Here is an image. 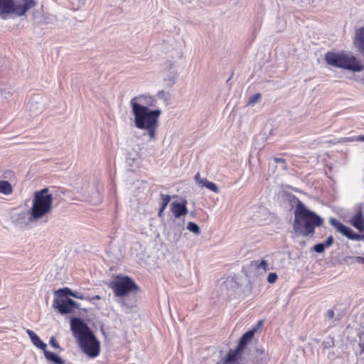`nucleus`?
I'll use <instances>...</instances> for the list:
<instances>
[{
	"mask_svg": "<svg viewBox=\"0 0 364 364\" xmlns=\"http://www.w3.org/2000/svg\"><path fill=\"white\" fill-rule=\"evenodd\" d=\"M355 213L350 218V224L358 231H364V204H358L355 208Z\"/></svg>",
	"mask_w": 364,
	"mask_h": 364,
	"instance_id": "obj_9",
	"label": "nucleus"
},
{
	"mask_svg": "<svg viewBox=\"0 0 364 364\" xmlns=\"http://www.w3.org/2000/svg\"><path fill=\"white\" fill-rule=\"evenodd\" d=\"M358 347L360 348V354L364 353V341H358Z\"/></svg>",
	"mask_w": 364,
	"mask_h": 364,
	"instance_id": "obj_35",
	"label": "nucleus"
},
{
	"mask_svg": "<svg viewBox=\"0 0 364 364\" xmlns=\"http://www.w3.org/2000/svg\"><path fill=\"white\" fill-rule=\"evenodd\" d=\"M353 262L358 263V264H364V257H354L352 258Z\"/></svg>",
	"mask_w": 364,
	"mask_h": 364,
	"instance_id": "obj_31",
	"label": "nucleus"
},
{
	"mask_svg": "<svg viewBox=\"0 0 364 364\" xmlns=\"http://www.w3.org/2000/svg\"><path fill=\"white\" fill-rule=\"evenodd\" d=\"M187 200H183L181 202L174 201L171 204V210L176 218H180L186 215L188 213L186 207Z\"/></svg>",
	"mask_w": 364,
	"mask_h": 364,
	"instance_id": "obj_12",
	"label": "nucleus"
},
{
	"mask_svg": "<svg viewBox=\"0 0 364 364\" xmlns=\"http://www.w3.org/2000/svg\"><path fill=\"white\" fill-rule=\"evenodd\" d=\"M326 248V246L324 245V244L323 242L316 244L313 247L314 251H315L317 253H322V252H323Z\"/></svg>",
	"mask_w": 364,
	"mask_h": 364,
	"instance_id": "obj_27",
	"label": "nucleus"
},
{
	"mask_svg": "<svg viewBox=\"0 0 364 364\" xmlns=\"http://www.w3.org/2000/svg\"><path fill=\"white\" fill-rule=\"evenodd\" d=\"M259 359L262 360L263 359V357H259Z\"/></svg>",
	"mask_w": 364,
	"mask_h": 364,
	"instance_id": "obj_43",
	"label": "nucleus"
},
{
	"mask_svg": "<svg viewBox=\"0 0 364 364\" xmlns=\"http://www.w3.org/2000/svg\"><path fill=\"white\" fill-rule=\"evenodd\" d=\"M353 43L364 59V27L356 29Z\"/></svg>",
	"mask_w": 364,
	"mask_h": 364,
	"instance_id": "obj_13",
	"label": "nucleus"
},
{
	"mask_svg": "<svg viewBox=\"0 0 364 364\" xmlns=\"http://www.w3.org/2000/svg\"><path fill=\"white\" fill-rule=\"evenodd\" d=\"M293 230L302 237H311L317 227L322 226L323 219L315 212L309 209L301 200H298L294 209Z\"/></svg>",
	"mask_w": 364,
	"mask_h": 364,
	"instance_id": "obj_1",
	"label": "nucleus"
},
{
	"mask_svg": "<svg viewBox=\"0 0 364 364\" xmlns=\"http://www.w3.org/2000/svg\"><path fill=\"white\" fill-rule=\"evenodd\" d=\"M261 98V95L259 93H257L250 96L248 100V105H255L259 99Z\"/></svg>",
	"mask_w": 364,
	"mask_h": 364,
	"instance_id": "obj_26",
	"label": "nucleus"
},
{
	"mask_svg": "<svg viewBox=\"0 0 364 364\" xmlns=\"http://www.w3.org/2000/svg\"><path fill=\"white\" fill-rule=\"evenodd\" d=\"M251 266L254 267L257 269H263L264 272H266L268 268V264L265 260H262L261 262L254 260L251 262Z\"/></svg>",
	"mask_w": 364,
	"mask_h": 364,
	"instance_id": "obj_19",
	"label": "nucleus"
},
{
	"mask_svg": "<svg viewBox=\"0 0 364 364\" xmlns=\"http://www.w3.org/2000/svg\"><path fill=\"white\" fill-rule=\"evenodd\" d=\"M156 103V100L151 96L141 95L133 97L130 101L131 108L133 109L134 105L139 106H146L148 108L154 107Z\"/></svg>",
	"mask_w": 364,
	"mask_h": 364,
	"instance_id": "obj_11",
	"label": "nucleus"
},
{
	"mask_svg": "<svg viewBox=\"0 0 364 364\" xmlns=\"http://www.w3.org/2000/svg\"><path fill=\"white\" fill-rule=\"evenodd\" d=\"M53 196L48 188H44L34 193L32 207L28 213V222L34 223L43 218L52 210Z\"/></svg>",
	"mask_w": 364,
	"mask_h": 364,
	"instance_id": "obj_4",
	"label": "nucleus"
},
{
	"mask_svg": "<svg viewBox=\"0 0 364 364\" xmlns=\"http://www.w3.org/2000/svg\"><path fill=\"white\" fill-rule=\"evenodd\" d=\"M73 291L68 287L59 289L55 291V298H68V296H73Z\"/></svg>",
	"mask_w": 364,
	"mask_h": 364,
	"instance_id": "obj_18",
	"label": "nucleus"
},
{
	"mask_svg": "<svg viewBox=\"0 0 364 364\" xmlns=\"http://www.w3.org/2000/svg\"><path fill=\"white\" fill-rule=\"evenodd\" d=\"M160 196L161 198L160 208L166 209V206L168 205V203L170 202L171 196L169 195H165L163 193H161Z\"/></svg>",
	"mask_w": 364,
	"mask_h": 364,
	"instance_id": "obj_23",
	"label": "nucleus"
},
{
	"mask_svg": "<svg viewBox=\"0 0 364 364\" xmlns=\"http://www.w3.org/2000/svg\"><path fill=\"white\" fill-rule=\"evenodd\" d=\"M26 212L23 211L21 212L18 215H19V218L21 219H23L26 216Z\"/></svg>",
	"mask_w": 364,
	"mask_h": 364,
	"instance_id": "obj_41",
	"label": "nucleus"
},
{
	"mask_svg": "<svg viewBox=\"0 0 364 364\" xmlns=\"http://www.w3.org/2000/svg\"><path fill=\"white\" fill-rule=\"evenodd\" d=\"M72 296L79 299H86V297H85L82 293L77 291H73Z\"/></svg>",
	"mask_w": 364,
	"mask_h": 364,
	"instance_id": "obj_32",
	"label": "nucleus"
},
{
	"mask_svg": "<svg viewBox=\"0 0 364 364\" xmlns=\"http://www.w3.org/2000/svg\"><path fill=\"white\" fill-rule=\"evenodd\" d=\"M165 209L164 208H159V213H158V215L159 218H163L164 217V211Z\"/></svg>",
	"mask_w": 364,
	"mask_h": 364,
	"instance_id": "obj_39",
	"label": "nucleus"
},
{
	"mask_svg": "<svg viewBox=\"0 0 364 364\" xmlns=\"http://www.w3.org/2000/svg\"><path fill=\"white\" fill-rule=\"evenodd\" d=\"M49 344L54 348L58 350L59 352H61L63 350V348H61L57 341L55 336H52L50 338Z\"/></svg>",
	"mask_w": 364,
	"mask_h": 364,
	"instance_id": "obj_24",
	"label": "nucleus"
},
{
	"mask_svg": "<svg viewBox=\"0 0 364 364\" xmlns=\"http://www.w3.org/2000/svg\"><path fill=\"white\" fill-rule=\"evenodd\" d=\"M86 299L88 300V301H93L95 299L100 300V296L99 295H95V296H93L92 297L87 296V297H86Z\"/></svg>",
	"mask_w": 364,
	"mask_h": 364,
	"instance_id": "obj_36",
	"label": "nucleus"
},
{
	"mask_svg": "<svg viewBox=\"0 0 364 364\" xmlns=\"http://www.w3.org/2000/svg\"><path fill=\"white\" fill-rule=\"evenodd\" d=\"M118 302L121 304L122 307H124L127 309H132L134 306V303H128L127 301V299L124 297H121Z\"/></svg>",
	"mask_w": 364,
	"mask_h": 364,
	"instance_id": "obj_25",
	"label": "nucleus"
},
{
	"mask_svg": "<svg viewBox=\"0 0 364 364\" xmlns=\"http://www.w3.org/2000/svg\"><path fill=\"white\" fill-rule=\"evenodd\" d=\"M70 329L81 350L89 358H95L100 355V343L92 330L80 318H73Z\"/></svg>",
	"mask_w": 364,
	"mask_h": 364,
	"instance_id": "obj_2",
	"label": "nucleus"
},
{
	"mask_svg": "<svg viewBox=\"0 0 364 364\" xmlns=\"http://www.w3.org/2000/svg\"><path fill=\"white\" fill-rule=\"evenodd\" d=\"M187 229L195 233L196 235H199L200 233V227L193 222H188L187 225Z\"/></svg>",
	"mask_w": 364,
	"mask_h": 364,
	"instance_id": "obj_21",
	"label": "nucleus"
},
{
	"mask_svg": "<svg viewBox=\"0 0 364 364\" xmlns=\"http://www.w3.org/2000/svg\"><path fill=\"white\" fill-rule=\"evenodd\" d=\"M324 60L330 65L353 72H360L364 68L361 62L354 55L328 51L326 53Z\"/></svg>",
	"mask_w": 364,
	"mask_h": 364,
	"instance_id": "obj_5",
	"label": "nucleus"
},
{
	"mask_svg": "<svg viewBox=\"0 0 364 364\" xmlns=\"http://www.w3.org/2000/svg\"><path fill=\"white\" fill-rule=\"evenodd\" d=\"M36 6L35 0H16L14 2V11L16 16H23L28 10Z\"/></svg>",
	"mask_w": 364,
	"mask_h": 364,
	"instance_id": "obj_10",
	"label": "nucleus"
},
{
	"mask_svg": "<svg viewBox=\"0 0 364 364\" xmlns=\"http://www.w3.org/2000/svg\"><path fill=\"white\" fill-rule=\"evenodd\" d=\"M26 333L29 336L32 343L43 351L47 348V345L42 341L40 337L32 330L28 329Z\"/></svg>",
	"mask_w": 364,
	"mask_h": 364,
	"instance_id": "obj_15",
	"label": "nucleus"
},
{
	"mask_svg": "<svg viewBox=\"0 0 364 364\" xmlns=\"http://www.w3.org/2000/svg\"><path fill=\"white\" fill-rule=\"evenodd\" d=\"M164 80L165 81L168 80V85L169 86H172L176 82V77L175 76H171V77H169L168 79L164 78Z\"/></svg>",
	"mask_w": 364,
	"mask_h": 364,
	"instance_id": "obj_33",
	"label": "nucleus"
},
{
	"mask_svg": "<svg viewBox=\"0 0 364 364\" xmlns=\"http://www.w3.org/2000/svg\"><path fill=\"white\" fill-rule=\"evenodd\" d=\"M330 224L334 227L338 232L346 236L347 238L354 241H360L364 239V235L355 233L353 230L345 225L341 222L338 221L334 218H330Z\"/></svg>",
	"mask_w": 364,
	"mask_h": 364,
	"instance_id": "obj_7",
	"label": "nucleus"
},
{
	"mask_svg": "<svg viewBox=\"0 0 364 364\" xmlns=\"http://www.w3.org/2000/svg\"><path fill=\"white\" fill-rule=\"evenodd\" d=\"M203 186H205L208 189L213 191L215 193H219V188L217 186V185L211 181H208L206 178H204L203 183L201 186V187H203Z\"/></svg>",
	"mask_w": 364,
	"mask_h": 364,
	"instance_id": "obj_20",
	"label": "nucleus"
},
{
	"mask_svg": "<svg viewBox=\"0 0 364 364\" xmlns=\"http://www.w3.org/2000/svg\"><path fill=\"white\" fill-rule=\"evenodd\" d=\"M326 316L329 318V319H332L334 316V311L333 309H328L326 312Z\"/></svg>",
	"mask_w": 364,
	"mask_h": 364,
	"instance_id": "obj_34",
	"label": "nucleus"
},
{
	"mask_svg": "<svg viewBox=\"0 0 364 364\" xmlns=\"http://www.w3.org/2000/svg\"><path fill=\"white\" fill-rule=\"evenodd\" d=\"M13 188L11 183L7 181H0V193L4 195L11 194Z\"/></svg>",
	"mask_w": 364,
	"mask_h": 364,
	"instance_id": "obj_17",
	"label": "nucleus"
},
{
	"mask_svg": "<svg viewBox=\"0 0 364 364\" xmlns=\"http://www.w3.org/2000/svg\"><path fill=\"white\" fill-rule=\"evenodd\" d=\"M14 0H0V16L7 18V15L14 11Z\"/></svg>",
	"mask_w": 364,
	"mask_h": 364,
	"instance_id": "obj_14",
	"label": "nucleus"
},
{
	"mask_svg": "<svg viewBox=\"0 0 364 364\" xmlns=\"http://www.w3.org/2000/svg\"><path fill=\"white\" fill-rule=\"evenodd\" d=\"M134 117V125L136 128L146 130L149 137V141H155L156 133L159 126V118L161 114L160 109H151L146 106L134 105L132 109Z\"/></svg>",
	"mask_w": 364,
	"mask_h": 364,
	"instance_id": "obj_3",
	"label": "nucleus"
},
{
	"mask_svg": "<svg viewBox=\"0 0 364 364\" xmlns=\"http://www.w3.org/2000/svg\"><path fill=\"white\" fill-rule=\"evenodd\" d=\"M359 341H364V331L358 334Z\"/></svg>",
	"mask_w": 364,
	"mask_h": 364,
	"instance_id": "obj_38",
	"label": "nucleus"
},
{
	"mask_svg": "<svg viewBox=\"0 0 364 364\" xmlns=\"http://www.w3.org/2000/svg\"><path fill=\"white\" fill-rule=\"evenodd\" d=\"M277 279V274L275 272H271L268 274L267 282L270 284L274 283Z\"/></svg>",
	"mask_w": 364,
	"mask_h": 364,
	"instance_id": "obj_28",
	"label": "nucleus"
},
{
	"mask_svg": "<svg viewBox=\"0 0 364 364\" xmlns=\"http://www.w3.org/2000/svg\"><path fill=\"white\" fill-rule=\"evenodd\" d=\"M43 353L45 358L50 362H53L55 364H65V361L62 359L60 356H58L56 353L50 352L46 348L43 350Z\"/></svg>",
	"mask_w": 364,
	"mask_h": 364,
	"instance_id": "obj_16",
	"label": "nucleus"
},
{
	"mask_svg": "<svg viewBox=\"0 0 364 364\" xmlns=\"http://www.w3.org/2000/svg\"><path fill=\"white\" fill-rule=\"evenodd\" d=\"M333 241H334V239L332 235H330L327 240H326L325 242H323L324 244V245L326 246V247H329L330 246H331L333 243Z\"/></svg>",
	"mask_w": 364,
	"mask_h": 364,
	"instance_id": "obj_30",
	"label": "nucleus"
},
{
	"mask_svg": "<svg viewBox=\"0 0 364 364\" xmlns=\"http://www.w3.org/2000/svg\"><path fill=\"white\" fill-rule=\"evenodd\" d=\"M196 182L198 183V186H201L203 183V180L205 178H201L200 173L198 172L194 177Z\"/></svg>",
	"mask_w": 364,
	"mask_h": 364,
	"instance_id": "obj_29",
	"label": "nucleus"
},
{
	"mask_svg": "<svg viewBox=\"0 0 364 364\" xmlns=\"http://www.w3.org/2000/svg\"><path fill=\"white\" fill-rule=\"evenodd\" d=\"M167 95L168 96L169 95L168 93H166L165 91L164 90H161L158 92L157 95L161 97V98H164V96Z\"/></svg>",
	"mask_w": 364,
	"mask_h": 364,
	"instance_id": "obj_37",
	"label": "nucleus"
},
{
	"mask_svg": "<svg viewBox=\"0 0 364 364\" xmlns=\"http://www.w3.org/2000/svg\"><path fill=\"white\" fill-rule=\"evenodd\" d=\"M257 353H259L260 355L264 354V349H257Z\"/></svg>",
	"mask_w": 364,
	"mask_h": 364,
	"instance_id": "obj_42",
	"label": "nucleus"
},
{
	"mask_svg": "<svg viewBox=\"0 0 364 364\" xmlns=\"http://www.w3.org/2000/svg\"><path fill=\"white\" fill-rule=\"evenodd\" d=\"M53 306L61 314H70L74 309L80 308L79 304L70 298H55Z\"/></svg>",
	"mask_w": 364,
	"mask_h": 364,
	"instance_id": "obj_8",
	"label": "nucleus"
},
{
	"mask_svg": "<svg viewBox=\"0 0 364 364\" xmlns=\"http://www.w3.org/2000/svg\"><path fill=\"white\" fill-rule=\"evenodd\" d=\"M109 287L115 296L120 297H124L129 293L139 290V286L128 276L118 277L116 280L110 283Z\"/></svg>",
	"mask_w": 364,
	"mask_h": 364,
	"instance_id": "obj_6",
	"label": "nucleus"
},
{
	"mask_svg": "<svg viewBox=\"0 0 364 364\" xmlns=\"http://www.w3.org/2000/svg\"><path fill=\"white\" fill-rule=\"evenodd\" d=\"M356 141H364V135H360L357 136Z\"/></svg>",
	"mask_w": 364,
	"mask_h": 364,
	"instance_id": "obj_40",
	"label": "nucleus"
},
{
	"mask_svg": "<svg viewBox=\"0 0 364 364\" xmlns=\"http://www.w3.org/2000/svg\"><path fill=\"white\" fill-rule=\"evenodd\" d=\"M273 160L275 164H280V166L282 170H284V171L288 170L287 163L284 159L279 158V157H274Z\"/></svg>",
	"mask_w": 364,
	"mask_h": 364,
	"instance_id": "obj_22",
	"label": "nucleus"
}]
</instances>
